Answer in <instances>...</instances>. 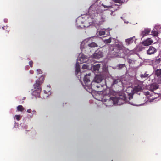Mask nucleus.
Segmentation results:
<instances>
[{
  "mask_svg": "<svg viewBox=\"0 0 161 161\" xmlns=\"http://www.w3.org/2000/svg\"><path fill=\"white\" fill-rule=\"evenodd\" d=\"M44 79V76H41L39 80H36L33 85L34 88L32 90V94L36 98L40 97V93L41 91L40 85L43 83Z\"/></svg>",
  "mask_w": 161,
  "mask_h": 161,
  "instance_id": "obj_3",
  "label": "nucleus"
},
{
  "mask_svg": "<svg viewBox=\"0 0 161 161\" xmlns=\"http://www.w3.org/2000/svg\"><path fill=\"white\" fill-rule=\"evenodd\" d=\"M154 82V83L151 84L148 87L149 90L150 91L151 93H150L148 91L144 93L145 95L148 99V100L150 102H152L153 100L155 98V97H153V95L155 94V93L153 92L154 90L158 89V86L157 84V83L155 82Z\"/></svg>",
  "mask_w": 161,
  "mask_h": 161,
  "instance_id": "obj_5",
  "label": "nucleus"
},
{
  "mask_svg": "<svg viewBox=\"0 0 161 161\" xmlns=\"http://www.w3.org/2000/svg\"><path fill=\"white\" fill-rule=\"evenodd\" d=\"M29 64L31 67H32L33 66V62L31 61L29 62Z\"/></svg>",
  "mask_w": 161,
  "mask_h": 161,
  "instance_id": "obj_33",
  "label": "nucleus"
},
{
  "mask_svg": "<svg viewBox=\"0 0 161 161\" xmlns=\"http://www.w3.org/2000/svg\"><path fill=\"white\" fill-rule=\"evenodd\" d=\"M111 38H109L108 39L103 40V41L106 43H109L111 42Z\"/></svg>",
  "mask_w": 161,
  "mask_h": 161,
  "instance_id": "obj_28",
  "label": "nucleus"
},
{
  "mask_svg": "<svg viewBox=\"0 0 161 161\" xmlns=\"http://www.w3.org/2000/svg\"><path fill=\"white\" fill-rule=\"evenodd\" d=\"M153 42V41L151 38H148L142 42V44L145 46L151 45Z\"/></svg>",
  "mask_w": 161,
  "mask_h": 161,
  "instance_id": "obj_15",
  "label": "nucleus"
},
{
  "mask_svg": "<svg viewBox=\"0 0 161 161\" xmlns=\"http://www.w3.org/2000/svg\"><path fill=\"white\" fill-rule=\"evenodd\" d=\"M156 30L158 31L159 33L160 32V30L161 29V25L160 24H157L155 25L154 28Z\"/></svg>",
  "mask_w": 161,
  "mask_h": 161,
  "instance_id": "obj_25",
  "label": "nucleus"
},
{
  "mask_svg": "<svg viewBox=\"0 0 161 161\" xmlns=\"http://www.w3.org/2000/svg\"><path fill=\"white\" fill-rule=\"evenodd\" d=\"M27 112L28 113H31L32 112V114L31 115H28V117L29 118H31L33 117V115H36V111L34 110L32 111L31 109H28L27 110Z\"/></svg>",
  "mask_w": 161,
  "mask_h": 161,
  "instance_id": "obj_20",
  "label": "nucleus"
},
{
  "mask_svg": "<svg viewBox=\"0 0 161 161\" xmlns=\"http://www.w3.org/2000/svg\"><path fill=\"white\" fill-rule=\"evenodd\" d=\"M30 74H33V71L32 70H31L30 71Z\"/></svg>",
  "mask_w": 161,
  "mask_h": 161,
  "instance_id": "obj_37",
  "label": "nucleus"
},
{
  "mask_svg": "<svg viewBox=\"0 0 161 161\" xmlns=\"http://www.w3.org/2000/svg\"><path fill=\"white\" fill-rule=\"evenodd\" d=\"M4 22H5L6 23V22H7V21H8V20H7V19H4Z\"/></svg>",
  "mask_w": 161,
  "mask_h": 161,
  "instance_id": "obj_38",
  "label": "nucleus"
},
{
  "mask_svg": "<svg viewBox=\"0 0 161 161\" xmlns=\"http://www.w3.org/2000/svg\"><path fill=\"white\" fill-rule=\"evenodd\" d=\"M135 38V37H132L128 39H126L125 40V42L127 45H129L130 44L132 43L134 40V39Z\"/></svg>",
  "mask_w": 161,
  "mask_h": 161,
  "instance_id": "obj_22",
  "label": "nucleus"
},
{
  "mask_svg": "<svg viewBox=\"0 0 161 161\" xmlns=\"http://www.w3.org/2000/svg\"><path fill=\"white\" fill-rule=\"evenodd\" d=\"M91 37H90L85 39L81 43L80 45V49L81 51H83V50L85 48V47H87V45L90 47H93L97 46V45L96 43L94 42H92L90 43H89L88 44H86V43L89 42V41H90Z\"/></svg>",
  "mask_w": 161,
  "mask_h": 161,
  "instance_id": "obj_8",
  "label": "nucleus"
},
{
  "mask_svg": "<svg viewBox=\"0 0 161 161\" xmlns=\"http://www.w3.org/2000/svg\"><path fill=\"white\" fill-rule=\"evenodd\" d=\"M157 51V50L153 47L150 46L148 49L147 51L148 54L151 55L153 54Z\"/></svg>",
  "mask_w": 161,
  "mask_h": 161,
  "instance_id": "obj_17",
  "label": "nucleus"
},
{
  "mask_svg": "<svg viewBox=\"0 0 161 161\" xmlns=\"http://www.w3.org/2000/svg\"><path fill=\"white\" fill-rule=\"evenodd\" d=\"M88 60V58L82 53H80L78 56L77 62L75 68V74L78 78L80 79L81 77L82 72L80 71V67L79 64H81L86 62Z\"/></svg>",
  "mask_w": 161,
  "mask_h": 161,
  "instance_id": "obj_4",
  "label": "nucleus"
},
{
  "mask_svg": "<svg viewBox=\"0 0 161 161\" xmlns=\"http://www.w3.org/2000/svg\"><path fill=\"white\" fill-rule=\"evenodd\" d=\"M91 75L90 73L86 74L85 75L84 78V81L85 85L82 84L84 88L87 91L90 92L91 88V82L90 80V77Z\"/></svg>",
  "mask_w": 161,
  "mask_h": 161,
  "instance_id": "obj_7",
  "label": "nucleus"
},
{
  "mask_svg": "<svg viewBox=\"0 0 161 161\" xmlns=\"http://www.w3.org/2000/svg\"><path fill=\"white\" fill-rule=\"evenodd\" d=\"M117 47L119 50H122L123 53L125 54H128L130 52V51L128 49L125 48L122 45H120L118 44L116 45Z\"/></svg>",
  "mask_w": 161,
  "mask_h": 161,
  "instance_id": "obj_13",
  "label": "nucleus"
},
{
  "mask_svg": "<svg viewBox=\"0 0 161 161\" xmlns=\"http://www.w3.org/2000/svg\"><path fill=\"white\" fill-rule=\"evenodd\" d=\"M97 8V7L95 5H92L89 8V15L86 14L79 17L76 20L77 27L82 28L88 27L91 25H99L100 23L96 19L98 14Z\"/></svg>",
  "mask_w": 161,
  "mask_h": 161,
  "instance_id": "obj_1",
  "label": "nucleus"
},
{
  "mask_svg": "<svg viewBox=\"0 0 161 161\" xmlns=\"http://www.w3.org/2000/svg\"><path fill=\"white\" fill-rule=\"evenodd\" d=\"M148 74H147L146 73H145L144 74H141L140 76L141 77V78H146L148 77Z\"/></svg>",
  "mask_w": 161,
  "mask_h": 161,
  "instance_id": "obj_29",
  "label": "nucleus"
},
{
  "mask_svg": "<svg viewBox=\"0 0 161 161\" xmlns=\"http://www.w3.org/2000/svg\"><path fill=\"white\" fill-rule=\"evenodd\" d=\"M51 89L50 86L47 85L46 88V90H44V98H47L51 94L50 92Z\"/></svg>",
  "mask_w": 161,
  "mask_h": 161,
  "instance_id": "obj_12",
  "label": "nucleus"
},
{
  "mask_svg": "<svg viewBox=\"0 0 161 161\" xmlns=\"http://www.w3.org/2000/svg\"><path fill=\"white\" fill-rule=\"evenodd\" d=\"M159 33L158 31H157L154 28L152 31L151 35L155 36H157Z\"/></svg>",
  "mask_w": 161,
  "mask_h": 161,
  "instance_id": "obj_24",
  "label": "nucleus"
},
{
  "mask_svg": "<svg viewBox=\"0 0 161 161\" xmlns=\"http://www.w3.org/2000/svg\"><path fill=\"white\" fill-rule=\"evenodd\" d=\"M97 88H98V87H99V86H97Z\"/></svg>",
  "mask_w": 161,
  "mask_h": 161,
  "instance_id": "obj_41",
  "label": "nucleus"
},
{
  "mask_svg": "<svg viewBox=\"0 0 161 161\" xmlns=\"http://www.w3.org/2000/svg\"><path fill=\"white\" fill-rule=\"evenodd\" d=\"M14 127H16V125H15Z\"/></svg>",
  "mask_w": 161,
  "mask_h": 161,
  "instance_id": "obj_43",
  "label": "nucleus"
},
{
  "mask_svg": "<svg viewBox=\"0 0 161 161\" xmlns=\"http://www.w3.org/2000/svg\"><path fill=\"white\" fill-rule=\"evenodd\" d=\"M121 65L122 66V67H123L124 66V64H122Z\"/></svg>",
  "mask_w": 161,
  "mask_h": 161,
  "instance_id": "obj_39",
  "label": "nucleus"
},
{
  "mask_svg": "<svg viewBox=\"0 0 161 161\" xmlns=\"http://www.w3.org/2000/svg\"><path fill=\"white\" fill-rule=\"evenodd\" d=\"M142 86L141 85H138L135 86L134 89H133L131 87H129L127 88V91L130 90L131 91V92L128 93V97L129 100H130L133 98V93L135 92H137L141 91L142 89Z\"/></svg>",
  "mask_w": 161,
  "mask_h": 161,
  "instance_id": "obj_9",
  "label": "nucleus"
},
{
  "mask_svg": "<svg viewBox=\"0 0 161 161\" xmlns=\"http://www.w3.org/2000/svg\"><path fill=\"white\" fill-rule=\"evenodd\" d=\"M99 96H100L101 97L102 96V95H99Z\"/></svg>",
  "mask_w": 161,
  "mask_h": 161,
  "instance_id": "obj_40",
  "label": "nucleus"
},
{
  "mask_svg": "<svg viewBox=\"0 0 161 161\" xmlns=\"http://www.w3.org/2000/svg\"><path fill=\"white\" fill-rule=\"evenodd\" d=\"M161 61L160 58L158 57H157L156 58L153 59L152 61V64L153 67L159 64H160Z\"/></svg>",
  "mask_w": 161,
  "mask_h": 161,
  "instance_id": "obj_14",
  "label": "nucleus"
},
{
  "mask_svg": "<svg viewBox=\"0 0 161 161\" xmlns=\"http://www.w3.org/2000/svg\"><path fill=\"white\" fill-rule=\"evenodd\" d=\"M103 76L101 75H97L94 80V82H95L97 83L100 82L102 80L103 78Z\"/></svg>",
  "mask_w": 161,
  "mask_h": 161,
  "instance_id": "obj_19",
  "label": "nucleus"
},
{
  "mask_svg": "<svg viewBox=\"0 0 161 161\" xmlns=\"http://www.w3.org/2000/svg\"><path fill=\"white\" fill-rule=\"evenodd\" d=\"M37 72L38 74H41L42 73V71L40 69H37Z\"/></svg>",
  "mask_w": 161,
  "mask_h": 161,
  "instance_id": "obj_32",
  "label": "nucleus"
},
{
  "mask_svg": "<svg viewBox=\"0 0 161 161\" xmlns=\"http://www.w3.org/2000/svg\"><path fill=\"white\" fill-rule=\"evenodd\" d=\"M117 83H118V82L117 80H114L113 81L112 84L113 85V84H116Z\"/></svg>",
  "mask_w": 161,
  "mask_h": 161,
  "instance_id": "obj_35",
  "label": "nucleus"
},
{
  "mask_svg": "<svg viewBox=\"0 0 161 161\" xmlns=\"http://www.w3.org/2000/svg\"><path fill=\"white\" fill-rule=\"evenodd\" d=\"M4 27H2V28H3V29H4Z\"/></svg>",
  "mask_w": 161,
  "mask_h": 161,
  "instance_id": "obj_42",
  "label": "nucleus"
},
{
  "mask_svg": "<svg viewBox=\"0 0 161 161\" xmlns=\"http://www.w3.org/2000/svg\"><path fill=\"white\" fill-rule=\"evenodd\" d=\"M127 61L129 63H132L133 62V61L130 59H128Z\"/></svg>",
  "mask_w": 161,
  "mask_h": 161,
  "instance_id": "obj_34",
  "label": "nucleus"
},
{
  "mask_svg": "<svg viewBox=\"0 0 161 161\" xmlns=\"http://www.w3.org/2000/svg\"><path fill=\"white\" fill-rule=\"evenodd\" d=\"M123 20L124 21V23H125L128 24L129 23L128 21H127L125 19H123Z\"/></svg>",
  "mask_w": 161,
  "mask_h": 161,
  "instance_id": "obj_36",
  "label": "nucleus"
},
{
  "mask_svg": "<svg viewBox=\"0 0 161 161\" xmlns=\"http://www.w3.org/2000/svg\"><path fill=\"white\" fill-rule=\"evenodd\" d=\"M91 68H92V64L89 63L84 64L82 66L83 69H86Z\"/></svg>",
  "mask_w": 161,
  "mask_h": 161,
  "instance_id": "obj_23",
  "label": "nucleus"
},
{
  "mask_svg": "<svg viewBox=\"0 0 161 161\" xmlns=\"http://www.w3.org/2000/svg\"><path fill=\"white\" fill-rule=\"evenodd\" d=\"M25 109L24 108L22 105H19L17 107V111H22Z\"/></svg>",
  "mask_w": 161,
  "mask_h": 161,
  "instance_id": "obj_26",
  "label": "nucleus"
},
{
  "mask_svg": "<svg viewBox=\"0 0 161 161\" xmlns=\"http://www.w3.org/2000/svg\"><path fill=\"white\" fill-rule=\"evenodd\" d=\"M21 116L19 115H16L14 117V120L19 121L21 119Z\"/></svg>",
  "mask_w": 161,
  "mask_h": 161,
  "instance_id": "obj_27",
  "label": "nucleus"
},
{
  "mask_svg": "<svg viewBox=\"0 0 161 161\" xmlns=\"http://www.w3.org/2000/svg\"><path fill=\"white\" fill-rule=\"evenodd\" d=\"M101 5L105 9L104 10H109L111 11L110 15L113 16L115 15L114 12V11L117 10L118 8V5L116 4H112L111 3L110 4H107L105 5L102 4Z\"/></svg>",
  "mask_w": 161,
  "mask_h": 161,
  "instance_id": "obj_6",
  "label": "nucleus"
},
{
  "mask_svg": "<svg viewBox=\"0 0 161 161\" xmlns=\"http://www.w3.org/2000/svg\"><path fill=\"white\" fill-rule=\"evenodd\" d=\"M103 71L105 72L106 74H107L108 73L107 68L106 66L103 67Z\"/></svg>",
  "mask_w": 161,
  "mask_h": 161,
  "instance_id": "obj_30",
  "label": "nucleus"
},
{
  "mask_svg": "<svg viewBox=\"0 0 161 161\" xmlns=\"http://www.w3.org/2000/svg\"><path fill=\"white\" fill-rule=\"evenodd\" d=\"M102 53L101 51H98L96 52L93 55V58L95 59H99L102 57Z\"/></svg>",
  "mask_w": 161,
  "mask_h": 161,
  "instance_id": "obj_16",
  "label": "nucleus"
},
{
  "mask_svg": "<svg viewBox=\"0 0 161 161\" xmlns=\"http://www.w3.org/2000/svg\"><path fill=\"white\" fill-rule=\"evenodd\" d=\"M111 30V29L109 28H108L107 29H102L99 30H97V35L101 36L104 35L106 32H108L107 35L109 34V31Z\"/></svg>",
  "mask_w": 161,
  "mask_h": 161,
  "instance_id": "obj_11",
  "label": "nucleus"
},
{
  "mask_svg": "<svg viewBox=\"0 0 161 161\" xmlns=\"http://www.w3.org/2000/svg\"><path fill=\"white\" fill-rule=\"evenodd\" d=\"M116 3H123V1L121 0H114Z\"/></svg>",
  "mask_w": 161,
  "mask_h": 161,
  "instance_id": "obj_31",
  "label": "nucleus"
},
{
  "mask_svg": "<svg viewBox=\"0 0 161 161\" xmlns=\"http://www.w3.org/2000/svg\"><path fill=\"white\" fill-rule=\"evenodd\" d=\"M100 67V64H97L93 65L92 66V70L94 72H96L98 71Z\"/></svg>",
  "mask_w": 161,
  "mask_h": 161,
  "instance_id": "obj_21",
  "label": "nucleus"
},
{
  "mask_svg": "<svg viewBox=\"0 0 161 161\" xmlns=\"http://www.w3.org/2000/svg\"><path fill=\"white\" fill-rule=\"evenodd\" d=\"M155 76L152 81L158 84L161 83V69H157L155 71Z\"/></svg>",
  "mask_w": 161,
  "mask_h": 161,
  "instance_id": "obj_10",
  "label": "nucleus"
},
{
  "mask_svg": "<svg viewBox=\"0 0 161 161\" xmlns=\"http://www.w3.org/2000/svg\"><path fill=\"white\" fill-rule=\"evenodd\" d=\"M151 31V29L149 28H146L141 32V35L142 37L148 35Z\"/></svg>",
  "mask_w": 161,
  "mask_h": 161,
  "instance_id": "obj_18",
  "label": "nucleus"
},
{
  "mask_svg": "<svg viewBox=\"0 0 161 161\" xmlns=\"http://www.w3.org/2000/svg\"><path fill=\"white\" fill-rule=\"evenodd\" d=\"M106 97H108V96L104 95L103 96V98H101L100 99H97V100L102 101L107 107H109L113 105L114 104L120 105L124 103L125 101L126 102L131 105H135L132 102H129L127 100V98L125 97H124L123 99H122L121 97L119 98L111 97H110L109 99H107Z\"/></svg>",
  "mask_w": 161,
  "mask_h": 161,
  "instance_id": "obj_2",
  "label": "nucleus"
}]
</instances>
